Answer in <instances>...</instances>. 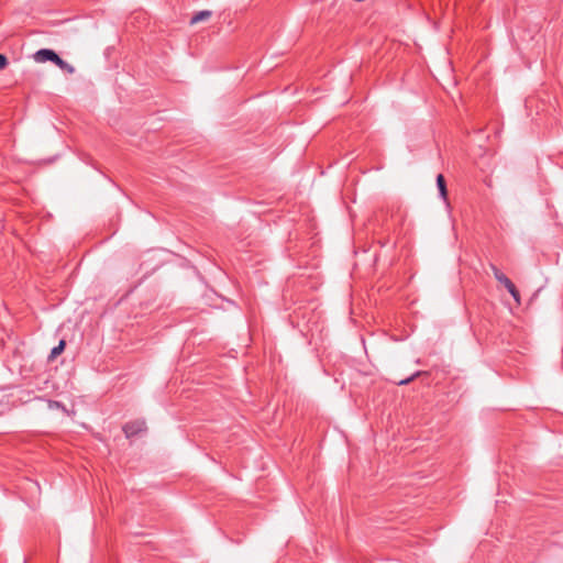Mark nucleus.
<instances>
[{"instance_id": "1", "label": "nucleus", "mask_w": 563, "mask_h": 563, "mask_svg": "<svg viewBox=\"0 0 563 563\" xmlns=\"http://www.w3.org/2000/svg\"><path fill=\"white\" fill-rule=\"evenodd\" d=\"M34 59L37 63L52 62L57 67H59L63 70H66L69 74H73L75 71V68L70 64H68L66 60L60 58L59 55L55 51L49 49V48H42V49H38L37 52H35Z\"/></svg>"}, {"instance_id": "2", "label": "nucleus", "mask_w": 563, "mask_h": 563, "mask_svg": "<svg viewBox=\"0 0 563 563\" xmlns=\"http://www.w3.org/2000/svg\"><path fill=\"white\" fill-rule=\"evenodd\" d=\"M146 430V423L144 420H134L123 426V432L126 438H132Z\"/></svg>"}, {"instance_id": "3", "label": "nucleus", "mask_w": 563, "mask_h": 563, "mask_svg": "<svg viewBox=\"0 0 563 563\" xmlns=\"http://www.w3.org/2000/svg\"><path fill=\"white\" fill-rule=\"evenodd\" d=\"M495 278L503 284L506 288L511 285V280L496 266H492Z\"/></svg>"}, {"instance_id": "4", "label": "nucleus", "mask_w": 563, "mask_h": 563, "mask_svg": "<svg viewBox=\"0 0 563 563\" xmlns=\"http://www.w3.org/2000/svg\"><path fill=\"white\" fill-rule=\"evenodd\" d=\"M437 186L440 192V196L443 200H446L448 198V190H446V184L445 179L442 174H439L437 177Z\"/></svg>"}, {"instance_id": "5", "label": "nucleus", "mask_w": 563, "mask_h": 563, "mask_svg": "<svg viewBox=\"0 0 563 563\" xmlns=\"http://www.w3.org/2000/svg\"><path fill=\"white\" fill-rule=\"evenodd\" d=\"M65 346H66L65 340H60L58 345H56L55 347L52 349L48 358L49 360L56 358L59 354L63 353V351L65 350Z\"/></svg>"}, {"instance_id": "6", "label": "nucleus", "mask_w": 563, "mask_h": 563, "mask_svg": "<svg viewBox=\"0 0 563 563\" xmlns=\"http://www.w3.org/2000/svg\"><path fill=\"white\" fill-rule=\"evenodd\" d=\"M210 16H211V11H208V10L199 11L197 14H195L191 18L190 23L195 24V23L203 21V20H206V19H208Z\"/></svg>"}, {"instance_id": "7", "label": "nucleus", "mask_w": 563, "mask_h": 563, "mask_svg": "<svg viewBox=\"0 0 563 563\" xmlns=\"http://www.w3.org/2000/svg\"><path fill=\"white\" fill-rule=\"evenodd\" d=\"M506 289L509 291V294L517 302H520V294L514 283H511V285L508 286Z\"/></svg>"}, {"instance_id": "8", "label": "nucleus", "mask_w": 563, "mask_h": 563, "mask_svg": "<svg viewBox=\"0 0 563 563\" xmlns=\"http://www.w3.org/2000/svg\"><path fill=\"white\" fill-rule=\"evenodd\" d=\"M422 374H423L422 372H416L412 375H410L409 377H406V378H402V379L398 380L397 384L398 385H407L410 382H412L416 377H419Z\"/></svg>"}, {"instance_id": "9", "label": "nucleus", "mask_w": 563, "mask_h": 563, "mask_svg": "<svg viewBox=\"0 0 563 563\" xmlns=\"http://www.w3.org/2000/svg\"><path fill=\"white\" fill-rule=\"evenodd\" d=\"M8 65V58L5 55L0 54V70L5 68Z\"/></svg>"}]
</instances>
